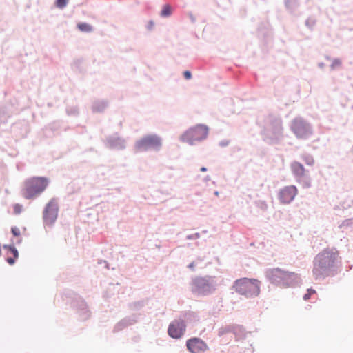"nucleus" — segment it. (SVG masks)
<instances>
[{"instance_id":"1","label":"nucleus","mask_w":353,"mask_h":353,"mask_svg":"<svg viewBox=\"0 0 353 353\" xmlns=\"http://www.w3.org/2000/svg\"><path fill=\"white\" fill-rule=\"evenodd\" d=\"M338 252L334 249H325L318 254L314 261L313 274L315 279L327 276L337 258Z\"/></svg>"},{"instance_id":"2","label":"nucleus","mask_w":353,"mask_h":353,"mask_svg":"<svg viewBox=\"0 0 353 353\" xmlns=\"http://www.w3.org/2000/svg\"><path fill=\"white\" fill-rule=\"evenodd\" d=\"M46 177L33 176L24 181L21 194L26 199H34L41 194L48 185Z\"/></svg>"},{"instance_id":"3","label":"nucleus","mask_w":353,"mask_h":353,"mask_svg":"<svg viewBox=\"0 0 353 353\" xmlns=\"http://www.w3.org/2000/svg\"><path fill=\"white\" fill-rule=\"evenodd\" d=\"M261 282L255 279L241 278L234 281V290L247 297L256 296L260 294Z\"/></svg>"},{"instance_id":"4","label":"nucleus","mask_w":353,"mask_h":353,"mask_svg":"<svg viewBox=\"0 0 353 353\" xmlns=\"http://www.w3.org/2000/svg\"><path fill=\"white\" fill-rule=\"evenodd\" d=\"M268 276L272 283L282 287L291 286L299 279L297 274L283 271L279 268L270 270L268 272Z\"/></svg>"},{"instance_id":"5","label":"nucleus","mask_w":353,"mask_h":353,"mask_svg":"<svg viewBox=\"0 0 353 353\" xmlns=\"http://www.w3.org/2000/svg\"><path fill=\"white\" fill-rule=\"evenodd\" d=\"M208 134V128L203 125H197L187 130L182 136L181 140L189 144L205 139Z\"/></svg>"},{"instance_id":"6","label":"nucleus","mask_w":353,"mask_h":353,"mask_svg":"<svg viewBox=\"0 0 353 353\" xmlns=\"http://www.w3.org/2000/svg\"><path fill=\"white\" fill-rule=\"evenodd\" d=\"M161 146V140L157 135H148L136 143V148L139 151L147 150L148 149L158 150Z\"/></svg>"},{"instance_id":"7","label":"nucleus","mask_w":353,"mask_h":353,"mask_svg":"<svg viewBox=\"0 0 353 353\" xmlns=\"http://www.w3.org/2000/svg\"><path fill=\"white\" fill-rule=\"evenodd\" d=\"M291 129L296 137L299 139H307L312 133L310 125L301 119H294Z\"/></svg>"},{"instance_id":"8","label":"nucleus","mask_w":353,"mask_h":353,"mask_svg":"<svg viewBox=\"0 0 353 353\" xmlns=\"http://www.w3.org/2000/svg\"><path fill=\"white\" fill-rule=\"evenodd\" d=\"M185 328L186 326L183 320H175L169 325L168 333L172 338L179 339L183 335Z\"/></svg>"},{"instance_id":"9","label":"nucleus","mask_w":353,"mask_h":353,"mask_svg":"<svg viewBox=\"0 0 353 353\" xmlns=\"http://www.w3.org/2000/svg\"><path fill=\"white\" fill-rule=\"evenodd\" d=\"M58 205L54 200H51L46 205L43 213L44 221L49 225L52 224L57 217Z\"/></svg>"},{"instance_id":"10","label":"nucleus","mask_w":353,"mask_h":353,"mask_svg":"<svg viewBox=\"0 0 353 353\" xmlns=\"http://www.w3.org/2000/svg\"><path fill=\"white\" fill-rule=\"evenodd\" d=\"M186 346L191 353H202L208 349L207 344L196 337L188 340Z\"/></svg>"},{"instance_id":"11","label":"nucleus","mask_w":353,"mask_h":353,"mask_svg":"<svg viewBox=\"0 0 353 353\" xmlns=\"http://www.w3.org/2000/svg\"><path fill=\"white\" fill-rule=\"evenodd\" d=\"M297 194V189L294 185L286 186L281 190L279 199L283 203H290Z\"/></svg>"},{"instance_id":"12","label":"nucleus","mask_w":353,"mask_h":353,"mask_svg":"<svg viewBox=\"0 0 353 353\" xmlns=\"http://www.w3.org/2000/svg\"><path fill=\"white\" fill-rule=\"evenodd\" d=\"M293 173L298 176H303L305 174V169L302 164L298 162H294L291 165Z\"/></svg>"},{"instance_id":"13","label":"nucleus","mask_w":353,"mask_h":353,"mask_svg":"<svg viewBox=\"0 0 353 353\" xmlns=\"http://www.w3.org/2000/svg\"><path fill=\"white\" fill-rule=\"evenodd\" d=\"M77 27L81 32H90L92 30V27L86 23H79Z\"/></svg>"},{"instance_id":"14","label":"nucleus","mask_w":353,"mask_h":353,"mask_svg":"<svg viewBox=\"0 0 353 353\" xmlns=\"http://www.w3.org/2000/svg\"><path fill=\"white\" fill-rule=\"evenodd\" d=\"M172 14V8L170 5L165 4L163 6V9L161 12V16L163 17H166L170 16Z\"/></svg>"},{"instance_id":"15","label":"nucleus","mask_w":353,"mask_h":353,"mask_svg":"<svg viewBox=\"0 0 353 353\" xmlns=\"http://www.w3.org/2000/svg\"><path fill=\"white\" fill-rule=\"evenodd\" d=\"M9 250L13 254L14 259L12 257H9L7 259V262L9 264L12 265L14 263V259L18 257V251L17 250L16 248L13 247H9Z\"/></svg>"},{"instance_id":"16","label":"nucleus","mask_w":353,"mask_h":353,"mask_svg":"<svg viewBox=\"0 0 353 353\" xmlns=\"http://www.w3.org/2000/svg\"><path fill=\"white\" fill-rule=\"evenodd\" d=\"M68 3V0H57L55 2V5L59 8H63L67 6Z\"/></svg>"},{"instance_id":"17","label":"nucleus","mask_w":353,"mask_h":353,"mask_svg":"<svg viewBox=\"0 0 353 353\" xmlns=\"http://www.w3.org/2000/svg\"><path fill=\"white\" fill-rule=\"evenodd\" d=\"M316 293V291L314 289H308L307 293L304 295L303 299L305 301H307L310 299L312 294H314Z\"/></svg>"},{"instance_id":"18","label":"nucleus","mask_w":353,"mask_h":353,"mask_svg":"<svg viewBox=\"0 0 353 353\" xmlns=\"http://www.w3.org/2000/svg\"><path fill=\"white\" fill-rule=\"evenodd\" d=\"M13 210H14V214H19L22 211V205L19 203H16L13 206Z\"/></svg>"},{"instance_id":"19","label":"nucleus","mask_w":353,"mask_h":353,"mask_svg":"<svg viewBox=\"0 0 353 353\" xmlns=\"http://www.w3.org/2000/svg\"><path fill=\"white\" fill-rule=\"evenodd\" d=\"M11 232L14 236L19 237L21 235V230L17 227H12Z\"/></svg>"},{"instance_id":"20","label":"nucleus","mask_w":353,"mask_h":353,"mask_svg":"<svg viewBox=\"0 0 353 353\" xmlns=\"http://www.w3.org/2000/svg\"><path fill=\"white\" fill-rule=\"evenodd\" d=\"M304 161H305V162L307 165H313V164H314V161L313 158H312V157H310V156H306V157H304Z\"/></svg>"},{"instance_id":"21","label":"nucleus","mask_w":353,"mask_h":353,"mask_svg":"<svg viewBox=\"0 0 353 353\" xmlns=\"http://www.w3.org/2000/svg\"><path fill=\"white\" fill-rule=\"evenodd\" d=\"M183 75L186 79H190L192 77L191 72L188 70L185 71Z\"/></svg>"},{"instance_id":"22","label":"nucleus","mask_w":353,"mask_h":353,"mask_svg":"<svg viewBox=\"0 0 353 353\" xmlns=\"http://www.w3.org/2000/svg\"><path fill=\"white\" fill-rule=\"evenodd\" d=\"M334 65H341V61H339V60H335V61L333 62L332 66H334Z\"/></svg>"},{"instance_id":"23","label":"nucleus","mask_w":353,"mask_h":353,"mask_svg":"<svg viewBox=\"0 0 353 353\" xmlns=\"http://www.w3.org/2000/svg\"><path fill=\"white\" fill-rule=\"evenodd\" d=\"M203 281V279H198V280H196V285H199V284H201Z\"/></svg>"},{"instance_id":"24","label":"nucleus","mask_w":353,"mask_h":353,"mask_svg":"<svg viewBox=\"0 0 353 353\" xmlns=\"http://www.w3.org/2000/svg\"><path fill=\"white\" fill-rule=\"evenodd\" d=\"M194 263H190V264L189 265V268H191V269H192V268H194Z\"/></svg>"},{"instance_id":"25","label":"nucleus","mask_w":353,"mask_h":353,"mask_svg":"<svg viewBox=\"0 0 353 353\" xmlns=\"http://www.w3.org/2000/svg\"><path fill=\"white\" fill-rule=\"evenodd\" d=\"M201 172H205V171H206V168H205V167H202V168H201Z\"/></svg>"}]
</instances>
